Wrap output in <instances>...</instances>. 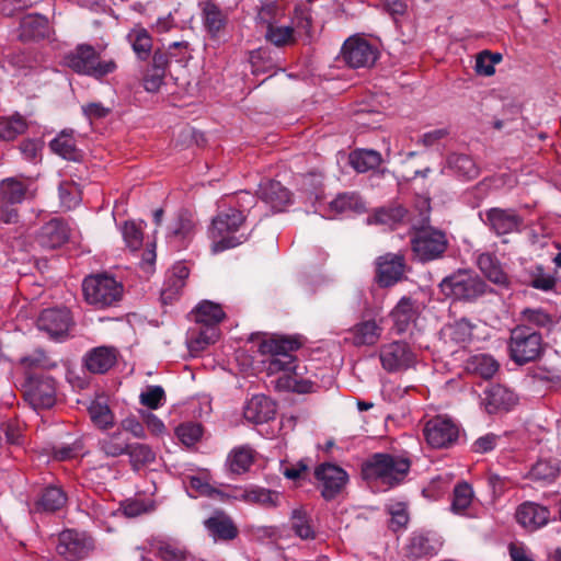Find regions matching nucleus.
I'll list each match as a JSON object with an SVG mask.
<instances>
[{"instance_id":"1","label":"nucleus","mask_w":561,"mask_h":561,"mask_svg":"<svg viewBox=\"0 0 561 561\" xmlns=\"http://www.w3.org/2000/svg\"><path fill=\"white\" fill-rule=\"evenodd\" d=\"M410 467V460L403 456L377 453L363 463L362 476L369 483L391 488L403 481Z\"/></svg>"},{"instance_id":"2","label":"nucleus","mask_w":561,"mask_h":561,"mask_svg":"<svg viewBox=\"0 0 561 561\" xmlns=\"http://www.w3.org/2000/svg\"><path fill=\"white\" fill-rule=\"evenodd\" d=\"M244 215L236 208L220 211L211 222L209 236L213 240V252H221L247 241L248 234L242 231Z\"/></svg>"},{"instance_id":"3","label":"nucleus","mask_w":561,"mask_h":561,"mask_svg":"<svg viewBox=\"0 0 561 561\" xmlns=\"http://www.w3.org/2000/svg\"><path fill=\"white\" fill-rule=\"evenodd\" d=\"M82 290L89 305L96 309H104L122 299L124 287L113 276L96 274L84 278Z\"/></svg>"},{"instance_id":"4","label":"nucleus","mask_w":561,"mask_h":561,"mask_svg":"<svg viewBox=\"0 0 561 561\" xmlns=\"http://www.w3.org/2000/svg\"><path fill=\"white\" fill-rule=\"evenodd\" d=\"M65 64L75 72L101 80L117 69L115 60H101L91 45L82 44L66 55Z\"/></svg>"},{"instance_id":"5","label":"nucleus","mask_w":561,"mask_h":561,"mask_svg":"<svg viewBox=\"0 0 561 561\" xmlns=\"http://www.w3.org/2000/svg\"><path fill=\"white\" fill-rule=\"evenodd\" d=\"M510 357L518 365L534 362L543 352L542 336L528 325H517L508 340Z\"/></svg>"},{"instance_id":"6","label":"nucleus","mask_w":561,"mask_h":561,"mask_svg":"<svg viewBox=\"0 0 561 561\" xmlns=\"http://www.w3.org/2000/svg\"><path fill=\"white\" fill-rule=\"evenodd\" d=\"M299 346L298 340L284 336H275L261 342L260 352L271 355V358L266 362L268 374L294 370L296 366L291 352L299 348Z\"/></svg>"},{"instance_id":"7","label":"nucleus","mask_w":561,"mask_h":561,"mask_svg":"<svg viewBox=\"0 0 561 561\" xmlns=\"http://www.w3.org/2000/svg\"><path fill=\"white\" fill-rule=\"evenodd\" d=\"M484 282L469 271H459L440 283L442 291L457 300H472L484 293Z\"/></svg>"},{"instance_id":"8","label":"nucleus","mask_w":561,"mask_h":561,"mask_svg":"<svg viewBox=\"0 0 561 561\" xmlns=\"http://www.w3.org/2000/svg\"><path fill=\"white\" fill-rule=\"evenodd\" d=\"M447 248L446 236L436 229L420 230L412 239V250L422 262L438 259Z\"/></svg>"},{"instance_id":"9","label":"nucleus","mask_w":561,"mask_h":561,"mask_svg":"<svg viewBox=\"0 0 561 561\" xmlns=\"http://www.w3.org/2000/svg\"><path fill=\"white\" fill-rule=\"evenodd\" d=\"M342 57L351 68H369L376 62L378 50L367 39L360 36H351L343 44Z\"/></svg>"},{"instance_id":"10","label":"nucleus","mask_w":561,"mask_h":561,"mask_svg":"<svg viewBox=\"0 0 561 561\" xmlns=\"http://www.w3.org/2000/svg\"><path fill=\"white\" fill-rule=\"evenodd\" d=\"M381 366L388 373H398L411 368L416 357L410 345L402 341L383 344L379 350Z\"/></svg>"},{"instance_id":"11","label":"nucleus","mask_w":561,"mask_h":561,"mask_svg":"<svg viewBox=\"0 0 561 561\" xmlns=\"http://www.w3.org/2000/svg\"><path fill=\"white\" fill-rule=\"evenodd\" d=\"M423 433L430 446L446 448L457 440L459 428L451 419L438 415L425 423Z\"/></svg>"},{"instance_id":"12","label":"nucleus","mask_w":561,"mask_h":561,"mask_svg":"<svg viewBox=\"0 0 561 561\" xmlns=\"http://www.w3.org/2000/svg\"><path fill=\"white\" fill-rule=\"evenodd\" d=\"M93 539L85 533L65 530L59 535L56 550L67 560H80L93 550Z\"/></svg>"},{"instance_id":"13","label":"nucleus","mask_w":561,"mask_h":561,"mask_svg":"<svg viewBox=\"0 0 561 561\" xmlns=\"http://www.w3.org/2000/svg\"><path fill=\"white\" fill-rule=\"evenodd\" d=\"M314 476L321 488V494L327 500L334 499L348 481L346 471L333 463L318 466Z\"/></svg>"},{"instance_id":"14","label":"nucleus","mask_w":561,"mask_h":561,"mask_svg":"<svg viewBox=\"0 0 561 561\" xmlns=\"http://www.w3.org/2000/svg\"><path fill=\"white\" fill-rule=\"evenodd\" d=\"M71 322L70 311L67 308H51L41 313L37 328L47 333L50 339L60 341L68 335Z\"/></svg>"},{"instance_id":"15","label":"nucleus","mask_w":561,"mask_h":561,"mask_svg":"<svg viewBox=\"0 0 561 561\" xmlns=\"http://www.w3.org/2000/svg\"><path fill=\"white\" fill-rule=\"evenodd\" d=\"M26 398L36 410L51 408L56 402L55 380L47 376L31 379Z\"/></svg>"},{"instance_id":"16","label":"nucleus","mask_w":561,"mask_h":561,"mask_svg":"<svg viewBox=\"0 0 561 561\" xmlns=\"http://www.w3.org/2000/svg\"><path fill=\"white\" fill-rule=\"evenodd\" d=\"M404 274V257L400 254H386L378 259L377 278L381 286L388 287L401 280Z\"/></svg>"},{"instance_id":"17","label":"nucleus","mask_w":561,"mask_h":561,"mask_svg":"<svg viewBox=\"0 0 561 561\" xmlns=\"http://www.w3.org/2000/svg\"><path fill=\"white\" fill-rule=\"evenodd\" d=\"M421 312V304L410 297H402L391 310L390 317L398 333L407 332Z\"/></svg>"},{"instance_id":"18","label":"nucleus","mask_w":561,"mask_h":561,"mask_svg":"<svg viewBox=\"0 0 561 561\" xmlns=\"http://www.w3.org/2000/svg\"><path fill=\"white\" fill-rule=\"evenodd\" d=\"M550 512L546 506L534 502L520 504L516 511L518 524L527 530L534 531L548 524Z\"/></svg>"},{"instance_id":"19","label":"nucleus","mask_w":561,"mask_h":561,"mask_svg":"<svg viewBox=\"0 0 561 561\" xmlns=\"http://www.w3.org/2000/svg\"><path fill=\"white\" fill-rule=\"evenodd\" d=\"M482 403L489 413L508 411L517 403V397L502 385H492L484 390Z\"/></svg>"},{"instance_id":"20","label":"nucleus","mask_w":561,"mask_h":561,"mask_svg":"<svg viewBox=\"0 0 561 561\" xmlns=\"http://www.w3.org/2000/svg\"><path fill=\"white\" fill-rule=\"evenodd\" d=\"M259 196L273 211H283L291 202L290 192L273 180L260 184Z\"/></svg>"},{"instance_id":"21","label":"nucleus","mask_w":561,"mask_h":561,"mask_svg":"<svg viewBox=\"0 0 561 561\" xmlns=\"http://www.w3.org/2000/svg\"><path fill=\"white\" fill-rule=\"evenodd\" d=\"M69 232L66 222L59 218H53L39 229L36 241L43 248L56 249L68 240Z\"/></svg>"},{"instance_id":"22","label":"nucleus","mask_w":561,"mask_h":561,"mask_svg":"<svg viewBox=\"0 0 561 561\" xmlns=\"http://www.w3.org/2000/svg\"><path fill=\"white\" fill-rule=\"evenodd\" d=\"M275 403L263 394L253 396L243 408V416L248 422L263 424L274 419Z\"/></svg>"},{"instance_id":"23","label":"nucleus","mask_w":561,"mask_h":561,"mask_svg":"<svg viewBox=\"0 0 561 561\" xmlns=\"http://www.w3.org/2000/svg\"><path fill=\"white\" fill-rule=\"evenodd\" d=\"M485 216L486 222L496 234L517 231L522 224V218L511 209L491 208Z\"/></svg>"},{"instance_id":"24","label":"nucleus","mask_w":561,"mask_h":561,"mask_svg":"<svg viewBox=\"0 0 561 561\" xmlns=\"http://www.w3.org/2000/svg\"><path fill=\"white\" fill-rule=\"evenodd\" d=\"M382 328L375 320H365L348 330V337L355 346L374 345L378 342Z\"/></svg>"},{"instance_id":"25","label":"nucleus","mask_w":561,"mask_h":561,"mask_svg":"<svg viewBox=\"0 0 561 561\" xmlns=\"http://www.w3.org/2000/svg\"><path fill=\"white\" fill-rule=\"evenodd\" d=\"M49 34L48 20L39 14L23 16L20 23V38L22 41H35L45 38Z\"/></svg>"},{"instance_id":"26","label":"nucleus","mask_w":561,"mask_h":561,"mask_svg":"<svg viewBox=\"0 0 561 561\" xmlns=\"http://www.w3.org/2000/svg\"><path fill=\"white\" fill-rule=\"evenodd\" d=\"M219 337V330L217 327L197 325L187 332L186 343L192 353L204 351L208 345L214 344Z\"/></svg>"},{"instance_id":"27","label":"nucleus","mask_w":561,"mask_h":561,"mask_svg":"<svg viewBox=\"0 0 561 561\" xmlns=\"http://www.w3.org/2000/svg\"><path fill=\"white\" fill-rule=\"evenodd\" d=\"M116 351L113 347L100 346L92 350L85 357V367L94 374H104L116 363Z\"/></svg>"},{"instance_id":"28","label":"nucleus","mask_w":561,"mask_h":561,"mask_svg":"<svg viewBox=\"0 0 561 561\" xmlns=\"http://www.w3.org/2000/svg\"><path fill=\"white\" fill-rule=\"evenodd\" d=\"M254 461V450L248 446L234 447L227 456L226 466L233 474H242L249 471Z\"/></svg>"},{"instance_id":"29","label":"nucleus","mask_w":561,"mask_h":561,"mask_svg":"<svg viewBox=\"0 0 561 561\" xmlns=\"http://www.w3.org/2000/svg\"><path fill=\"white\" fill-rule=\"evenodd\" d=\"M205 527L215 540H230L238 535L232 520L224 514H217L205 520Z\"/></svg>"},{"instance_id":"30","label":"nucleus","mask_w":561,"mask_h":561,"mask_svg":"<svg viewBox=\"0 0 561 561\" xmlns=\"http://www.w3.org/2000/svg\"><path fill=\"white\" fill-rule=\"evenodd\" d=\"M126 38L137 58L147 60L152 51V37L149 32L142 26H135L128 32Z\"/></svg>"},{"instance_id":"31","label":"nucleus","mask_w":561,"mask_h":561,"mask_svg":"<svg viewBox=\"0 0 561 561\" xmlns=\"http://www.w3.org/2000/svg\"><path fill=\"white\" fill-rule=\"evenodd\" d=\"M67 502L65 492L58 486L45 488L36 501V512H56L64 507Z\"/></svg>"},{"instance_id":"32","label":"nucleus","mask_w":561,"mask_h":561,"mask_svg":"<svg viewBox=\"0 0 561 561\" xmlns=\"http://www.w3.org/2000/svg\"><path fill=\"white\" fill-rule=\"evenodd\" d=\"M466 369L470 374L489 379L497 371L499 364L491 355L481 353L472 355L467 359Z\"/></svg>"},{"instance_id":"33","label":"nucleus","mask_w":561,"mask_h":561,"mask_svg":"<svg viewBox=\"0 0 561 561\" xmlns=\"http://www.w3.org/2000/svg\"><path fill=\"white\" fill-rule=\"evenodd\" d=\"M99 447L107 457H119L127 455L129 443L124 433L118 430L101 438L99 440Z\"/></svg>"},{"instance_id":"34","label":"nucleus","mask_w":561,"mask_h":561,"mask_svg":"<svg viewBox=\"0 0 561 561\" xmlns=\"http://www.w3.org/2000/svg\"><path fill=\"white\" fill-rule=\"evenodd\" d=\"M329 209L336 215L350 211L362 213L365 210V203L357 193L345 192L330 202Z\"/></svg>"},{"instance_id":"35","label":"nucleus","mask_w":561,"mask_h":561,"mask_svg":"<svg viewBox=\"0 0 561 561\" xmlns=\"http://www.w3.org/2000/svg\"><path fill=\"white\" fill-rule=\"evenodd\" d=\"M194 231V220L191 216H180L170 227L168 239L173 247L180 249L184 247Z\"/></svg>"},{"instance_id":"36","label":"nucleus","mask_w":561,"mask_h":561,"mask_svg":"<svg viewBox=\"0 0 561 561\" xmlns=\"http://www.w3.org/2000/svg\"><path fill=\"white\" fill-rule=\"evenodd\" d=\"M89 415L95 426L102 430L112 427L115 422L113 412L111 411L104 398H96L93 400L89 408Z\"/></svg>"},{"instance_id":"37","label":"nucleus","mask_w":561,"mask_h":561,"mask_svg":"<svg viewBox=\"0 0 561 561\" xmlns=\"http://www.w3.org/2000/svg\"><path fill=\"white\" fill-rule=\"evenodd\" d=\"M225 318V312L218 304L203 301L195 309L197 325L209 327L217 324Z\"/></svg>"},{"instance_id":"38","label":"nucleus","mask_w":561,"mask_h":561,"mask_svg":"<svg viewBox=\"0 0 561 561\" xmlns=\"http://www.w3.org/2000/svg\"><path fill=\"white\" fill-rule=\"evenodd\" d=\"M49 147L56 154L64 159L75 161L79 158L72 130H62L49 142Z\"/></svg>"},{"instance_id":"39","label":"nucleus","mask_w":561,"mask_h":561,"mask_svg":"<svg viewBox=\"0 0 561 561\" xmlns=\"http://www.w3.org/2000/svg\"><path fill=\"white\" fill-rule=\"evenodd\" d=\"M290 528L302 540L313 539L316 536L311 518L302 507L291 511Z\"/></svg>"},{"instance_id":"40","label":"nucleus","mask_w":561,"mask_h":561,"mask_svg":"<svg viewBox=\"0 0 561 561\" xmlns=\"http://www.w3.org/2000/svg\"><path fill=\"white\" fill-rule=\"evenodd\" d=\"M454 174L466 179H472L478 174L474 161L467 154L453 153L447 158L446 167Z\"/></svg>"},{"instance_id":"41","label":"nucleus","mask_w":561,"mask_h":561,"mask_svg":"<svg viewBox=\"0 0 561 561\" xmlns=\"http://www.w3.org/2000/svg\"><path fill=\"white\" fill-rule=\"evenodd\" d=\"M381 161V154L373 149H358L350 154V163L357 172L375 169Z\"/></svg>"},{"instance_id":"42","label":"nucleus","mask_w":561,"mask_h":561,"mask_svg":"<svg viewBox=\"0 0 561 561\" xmlns=\"http://www.w3.org/2000/svg\"><path fill=\"white\" fill-rule=\"evenodd\" d=\"M280 493L257 485H249L248 504L274 508L280 504Z\"/></svg>"},{"instance_id":"43","label":"nucleus","mask_w":561,"mask_h":561,"mask_svg":"<svg viewBox=\"0 0 561 561\" xmlns=\"http://www.w3.org/2000/svg\"><path fill=\"white\" fill-rule=\"evenodd\" d=\"M478 266L484 276L494 284L503 285L507 282V276L502 270L497 260L490 253H482L478 257Z\"/></svg>"},{"instance_id":"44","label":"nucleus","mask_w":561,"mask_h":561,"mask_svg":"<svg viewBox=\"0 0 561 561\" xmlns=\"http://www.w3.org/2000/svg\"><path fill=\"white\" fill-rule=\"evenodd\" d=\"M26 129V119L19 113L0 118V138L5 141L15 139L18 136L24 134Z\"/></svg>"},{"instance_id":"45","label":"nucleus","mask_w":561,"mask_h":561,"mask_svg":"<svg viewBox=\"0 0 561 561\" xmlns=\"http://www.w3.org/2000/svg\"><path fill=\"white\" fill-rule=\"evenodd\" d=\"M473 325L466 319L447 324L442 330L443 335L456 344H466L472 339Z\"/></svg>"},{"instance_id":"46","label":"nucleus","mask_w":561,"mask_h":561,"mask_svg":"<svg viewBox=\"0 0 561 561\" xmlns=\"http://www.w3.org/2000/svg\"><path fill=\"white\" fill-rule=\"evenodd\" d=\"M203 21L207 31L216 36L226 25V14L213 2H206L203 7Z\"/></svg>"},{"instance_id":"47","label":"nucleus","mask_w":561,"mask_h":561,"mask_svg":"<svg viewBox=\"0 0 561 561\" xmlns=\"http://www.w3.org/2000/svg\"><path fill=\"white\" fill-rule=\"evenodd\" d=\"M156 553L162 561H187L188 553L179 542L172 540H159L156 546Z\"/></svg>"},{"instance_id":"48","label":"nucleus","mask_w":561,"mask_h":561,"mask_svg":"<svg viewBox=\"0 0 561 561\" xmlns=\"http://www.w3.org/2000/svg\"><path fill=\"white\" fill-rule=\"evenodd\" d=\"M472 486L467 482L458 483L454 489V495L451 501V511L455 514L462 515L466 513L468 507L471 505L473 500Z\"/></svg>"},{"instance_id":"49","label":"nucleus","mask_w":561,"mask_h":561,"mask_svg":"<svg viewBox=\"0 0 561 561\" xmlns=\"http://www.w3.org/2000/svg\"><path fill=\"white\" fill-rule=\"evenodd\" d=\"M127 455L134 469L151 463L156 459V453L146 444H129Z\"/></svg>"},{"instance_id":"50","label":"nucleus","mask_w":561,"mask_h":561,"mask_svg":"<svg viewBox=\"0 0 561 561\" xmlns=\"http://www.w3.org/2000/svg\"><path fill=\"white\" fill-rule=\"evenodd\" d=\"M503 59L502 54L483 50L477 55L474 70L480 76L490 77L495 72V65Z\"/></svg>"},{"instance_id":"51","label":"nucleus","mask_w":561,"mask_h":561,"mask_svg":"<svg viewBox=\"0 0 561 561\" xmlns=\"http://www.w3.org/2000/svg\"><path fill=\"white\" fill-rule=\"evenodd\" d=\"M265 38L275 46H284L294 41V28L290 25H277V22L266 27Z\"/></svg>"},{"instance_id":"52","label":"nucleus","mask_w":561,"mask_h":561,"mask_svg":"<svg viewBox=\"0 0 561 561\" xmlns=\"http://www.w3.org/2000/svg\"><path fill=\"white\" fill-rule=\"evenodd\" d=\"M558 472L559 467L556 461L539 460L533 466L529 476L536 481L551 482L558 476Z\"/></svg>"},{"instance_id":"53","label":"nucleus","mask_w":561,"mask_h":561,"mask_svg":"<svg viewBox=\"0 0 561 561\" xmlns=\"http://www.w3.org/2000/svg\"><path fill=\"white\" fill-rule=\"evenodd\" d=\"M0 196L15 206L24 201L25 187L21 182L8 179L0 187Z\"/></svg>"},{"instance_id":"54","label":"nucleus","mask_w":561,"mask_h":561,"mask_svg":"<svg viewBox=\"0 0 561 561\" xmlns=\"http://www.w3.org/2000/svg\"><path fill=\"white\" fill-rule=\"evenodd\" d=\"M61 207L72 209L81 202V193L76 183L64 182L58 187Z\"/></svg>"},{"instance_id":"55","label":"nucleus","mask_w":561,"mask_h":561,"mask_svg":"<svg viewBox=\"0 0 561 561\" xmlns=\"http://www.w3.org/2000/svg\"><path fill=\"white\" fill-rule=\"evenodd\" d=\"M139 401L142 405L151 410H157L164 404V390L161 386H148L146 390L140 393Z\"/></svg>"},{"instance_id":"56","label":"nucleus","mask_w":561,"mask_h":561,"mask_svg":"<svg viewBox=\"0 0 561 561\" xmlns=\"http://www.w3.org/2000/svg\"><path fill=\"white\" fill-rule=\"evenodd\" d=\"M522 319L525 322H527L528 324H531V325L538 327V328L550 329L554 324L551 316L540 308L524 309L522 311Z\"/></svg>"},{"instance_id":"57","label":"nucleus","mask_w":561,"mask_h":561,"mask_svg":"<svg viewBox=\"0 0 561 561\" xmlns=\"http://www.w3.org/2000/svg\"><path fill=\"white\" fill-rule=\"evenodd\" d=\"M405 210L402 207H396L390 209H380L376 211L371 217L367 218L368 224H380L389 225L400 221L403 219Z\"/></svg>"},{"instance_id":"58","label":"nucleus","mask_w":561,"mask_h":561,"mask_svg":"<svg viewBox=\"0 0 561 561\" xmlns=\"http://www.w3.org/2000/svg\"><path fill=\"white\" fill-rule=\"evenodd\" d=\"M203 435L202 426L195 423L181 424L176 428V436L185 446H193Z\"/></svg>"},{"instance_id":"59","label":"nucleus","mask_w":561,"mask_h":561,"mask_svg":"<svg viewBox=\"0 0 561 561\" xmlns=\"http://www.w3.org/2000/svg\"><path fill=\"white\" fill-rule=\"evenodd\" d=\"M122 233L125 243L130 250L135 251L140 248L142 243V232L134 221L125 222Z\"/></svg>"},{"instance_id":"60","label":"nucleus","mask_w":561,"mask_h":561,"mask_svg":"<svg viewBox=\"0 0 561 561\" xmlns=\"http://www.w3.org/2000/svg\"><path fill=\"white\" fill-rule=\"evenodd\" d=\"M165 73L162 70H157L149 67L142 78V85L147 92L154 93L159 91L163 84Z\"/></svg>"},{"instance_id":"61","label":"nucleus","mask_w":561,"mask_h":561,"mask_svg":"<svg viewBox=\"0 0 561 561\" xmlns=\"http://www.w3.org/2000/svg\"><path fill=\"white\" fill-rule=\"evenodd\" d=\"M21 363L27 368L49 369L56 366V364L51 362L43 351L33 352L32 354L23 357Z\"/></svg>"},{"instance_id":"62","label":"nucleus","mask_w":561,"mask_h":561,"mask_svg":"<svg viewBox=\"0 0 561 561\" xmlns=\"http://www.w3.org/2000/svg\"><path fill=\"white\" fill-rule=\"evenodd\" d=\"M184 284H179L176 279L167 274L163 287L161 289V301L164 305L172 304L181 294Z\"/></svg>"},{"instance_id":"63","label":"nucleus","mask_w":561,"mask_h":561,"mask_svg":"<svg viewBox=\"0 0 561 561\" xmlns=\"http://www.w3.org/2000/svg\"><path fill=\"white\" fill-rule=\"evenodd\" d=\"M188 490L195 492L190 493L191 496L206 495L217 499L218 489L213 488L208 482L198 477H192L188 482Z\"/></svg>"},{"instance_id":"64","label":"nucleus","mask_w":561,"mask_h":561,"mask_svg":"<svg viewBox=\"0 0 561 561\" xmlns=\"http://www.w3.org/2000/svg\"><path fill=\"white\" fill-rule=\"evenodd\" d=\"M530 284L536 289L548 291L554 287L556 279L553 276L545 273L541 266H537Z\"/></svg>"}]
</instances>
